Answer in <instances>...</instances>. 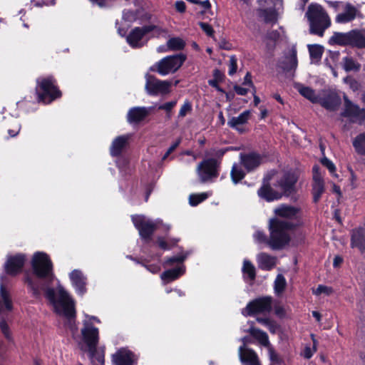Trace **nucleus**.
<instances>
[{
  "instance_id": "1",
  "label": "nucleus",
  "mask_w": 365,
  "mask_h": 365,
  "mask_svg": "<svg viewBox=\"0 0 365 365\" xmlns=\"http://www.w3.org/2000/svg\"><path fill=\"white\" fill-rule=\"evenodd\" d=\"M32 274L26 273L25 282L35 296L45 291L46 297L55 312L66 319V326L72 334L78 331L76 324L75 302L56 279L53 264L44 252H36L31 260Z\"/></svg>"
},
{
  "instance_id": "2",
  "label": "nucleus",
  "mask_w": 365,
  "mask_h": 365,
  "mask_svg": "<svg viewBox=\"0 0 365 365\" xmlns=\"http://www.w3.org/2000/svg\"><path fill=\"white\" fill-rule=\"evenodd\" d=\"M94 322L100 323V320L93 316L84 314L83 327L81 329L83 344H79L81 350L88 351L90 359L93 365H103L104 356L97 351L99 340L98 329L93 326Z\"/></svg>"
},
{
  "instance_id": "3",
  "label": "nucleus",
  "mask_w": 365,
  "mask_h": 365,
  "mask_svg": "<svg viewBox=\"0 0 365 365\" xmlns=\"http://www.w3.org/2000/svg\"><path fill=\"white\" fill-rule=\"evenodd\" d=\"M294 225L289 222L271 219L269 220V239L267 240L264 232L257 230L253 235L255 242L258 244L267 243L272 249L279 250L289 242L290 240L289 231Z\"/></svg>"
},
{
  "instance_id": "4",
  "label": "nucleus",
  "mask_w": 365,
  "mask_h": 365,
  "mask_svg": "<svg viewBox=\"0 0 365 365\" xmlns=\"http://www.w3.org/2000/svg\"><path fill=\"white\" fill-rule=\"evenodd\" d=\"M299 180L297 173L292 169L271 170L264 175L265 181H273L274 186L278 187L283 197H289L297 192V183Z\"/></svg>"
},
{
  "instance_id": "5",
  "label": "nucleus",
  "mask_w": 365,
  "mask_h": 365,
  "mask_svg": "<svg viewBox=\"0 0 365 365\" xmlns=\"http://www.w3.org/2000/svg\"><path fill=\"white\" fill-rule=\"evenodd\" d=\"M306 16L309 22L310 32L313 34L322 36L324 31L331 25L329 16L317 4H312L309 6Z\"/></svg>"
},
{
  "instance_id": "6",
  "label": "nucleus",
  "mask_w": 365,
  "mask_h": 365,
  "mask_svg": "<svg viewBox=\"0 0 365 365\" xmlns=\"http://www.w3.org/2000/svg\"><path fill=\"white\" fill-rule=\"evenodd\" d=\"M36 91L38 101L44 104L50 103L61 96V93L56 86L55 81L52 77L38 78Z\"/></svg>"
},
{
  "instance_id": "7",
  "label": "nucleus",
  "mask_w": 365,
  "mask_h": 365,
  "mask_svg": "<svg viewBox=\"0 0 365 365\" xmlns=\"http://www.w3.org/2000/svg\"><path fill=\"white\" fill-rule=\"evenodd\" d=\"M258 17L267 24L276 23L282 9V0H258Z\"/></svg>"
},
{
  "instance_id": "8",
  "label": "nucleus",
  "mask_w": 365,
  "mask_h": 365,
  "mask_svg": "<svg viewBox=\"0 0 365 365\" xmlns=\"http://www.w3.org/2000/svg\"><path fill=\"white\" fill-rule=\"evenodd\" d=\"M185 60L186 56L182 53L168 56L155 63L150 69L161 76H167L175 73Z\"/></svg>"
},
{
  "instance_id": "9",
  "label": "nucleus",
  "mask_w": 365,
  "mask_h": 365,
  "mask_svg": "<svg viewBox=\"0 0 365 365\" xmlns=\"http://www.w3.org/2000/svg\"><path fill=\"white\" fill-rule=\"evenodd\" d=\"M274 212L276 216L274 219L293 223L294 225L292 229L301 224L300 219H302V212L299 206L283 203L278 205L274 210Z\"/></svg>"
},
{
  "instance_id": "10",
  "label": "nucleus",
  "mask_w": 365,
  "mask_h": 365,
  "mask_svg": "<svg viewBox=\"0 0 365 365\" xmlns=\"http://www.w3.org/2000/svg\"><path fill=\"white\" fill-rule=\"evenodd\" d=\"M220 161L215 158H207L198 164L196 171L201 182L212 181L218 173Z\"/></svg>"
},
{
  "instance_id": "11",
  "label": "nucleus",
  "mask_w": 365,
  "mask_h": 365,
  "mask_svg": "<svg viewBox=\"0 0 365 365\" xmlns=\"http://www.w3.org/2000/svg\"><path fill=\"white\" fill-rule=\"evenodd\" d=\"M131 218L140 236L143 239H149L158 226L163 223L160 219L152 221L145 215H133Z\"/></svg>"
},
{
  "instance_id": "12",
  "label": "nucleus",
  "mask_w": 365,
  "mask_h": 365,
  "mask_svg": "<svg viewBox=\"0 0 365 365\" xmlns=\"http://www.w3.org/2000/svg\"><path fill=\"white\" fill-rule=\"evenodd\" d=\"M145 88L150 96L166 95L170 92L171 81H162L149 74L145 75Z\"/></svg>"
},
{
  "instance_id": "13",
  "label": "nucleus",
  "mask_w": 365,
  "mask_h": 365,
  "mask_svg": "<svg viewBox=\"0 0 365 365\" xmlns=\"http://www.w3.org/2000/svg\"><path fill=\"white\" fill-rule=\"evenodd\" d=\"M272 308V297H263L250 302L247 307L242 309V314L244 316H251L256 314L269 312Z\"/></svg>"
},
{
  "instance_id": "14",
  "label": "nucleus",
  "mask_w": 365,
  "mask_h": 365,
  "mask_svg": "<svg viewBox=\"0 0 365 365\" xmlns=\"http://www.w3.org/2000/svg\"><path fill=\"white\" fill-rule=\"evenodd\" d=\"M155 29L152 25L136 27L127 36V42L133 48L141 47L146 41V35Z\"/></svg>"
},
{
  "instance_id": "15",
  "label": "nucleus",
  "mask_w": 365,
  "mask_h": 365,
  "mask_svg": "<svg viewBox=\"0 0 365 365\" xmlns=\"http://www.w3.org/2000/svg\"><path fill=\"white\" fill-rule=\"evenodd\" d=\"M312 173V195L314 202L317 203L325 191V182L323 174L320 172L318 165L313 167Z\"/></svg>"
},
{
  "instance_id": "16",
  "label": "nucleus",
  "mask_w": 365,
  "mask_h": 365,
  "mask_svg": "<svg viewBox=\"0 0 365 365\" xmlns=\"http://www.w3.org/2000/svg\"><path fill=\"white\" fill-rule=\"evenodd\" d=\"M257 193L261 198L268 202L278 200L283 197L278 187L274 186L273 184L270 185L269 181H265L264 178L263 179V185L258 190Z\"/></svg>"
},
{
  "instance_id": "17",
  "label": "nucleus",
  "mask_w": 365,
  "mask_h": 365,
  "mask_svg": "<svg viewBox=\"0 0 365 365\" xmlns=\"http://www.w3.org/2000/svg\"><path fill=\"white\" fill-rule=\"evenodd\" d=\"M329 110H335L339 106L341 101L334 93L322 91L319 93V101L317 102Z\"/></svg>"
},
{
  "instance_id": "18",
  "label": "nucleus",
  "mask_w": 365,
  "mask_h": 365,
  "mask_svg": "<svg viewBox=\"0 0 365 365\" xmlns=\"http://www.w3.org/2000/svg\"><path fill=\"white\" fill-rule=\"evenodd\" d=\"M137 361V355L125 348L119 349L113 355V361L115 365H134Z\"/></svg>"
},
{
  "instance_id": "19",
  "label": "nucleus",
  "mask_w": 365,
  "mask_h": 365,
  "mask_svg": "<svg viewBox=\"0 0 365 365\" xmlns=\"http://www.w3.org/2000/svg\"><path fill=\"white\" fill-rule=\"evenodd\" d=\"M240 361L246 365H261L256 352L245 345H242L238 349Z\"/></svg>"
},
{
  "instance_id": "20",
  "label": "nucleus",
  "mask_w": 365,
  "mask_h": 365,
  "mask_svg": "<svg viewBox=\"0 0 365 365\" xmlns=\"http://www.w3.org/2000/svg\"><path fill=\"white\" fill-rule=\"evenodd\" d=\"M25 256L16 255L8 258L5 264L6 272L10 275H16L21 272L24 264Z\"/></svg>"
},
{
  "instance_id": "21",
  "label": "nucleus",
  "mask_w": 365,
  "mask_h": 365,
  "mask_svg": "<svg viewBox=\"0 0 365 365\" xmlns=\"http://www.w3.org/2000/svg\"><path fill=\"white\" fill-rule=\"evenodd\" d=\"M263 160L262 156L255 153L240 154L241 164L247 171H252L259 167L263 163Z\"/></svg>"
},
{
  "instance_id": "22",
  "label": "nucleus",
  "mask_w": 365,
  "mask_h": 365,
  "mask_svg": "<svg viewBox=\"0 0 365 365\" xmlns=\"http://www.w3.org/2000/svg\"><path fill=\"white\" fill-rule=\"evenodd\" d=\"M69 277L76 292L80 295L84 294L86 292V277L83 272L79 269H74L70 273Z\"/></svg>"
},
{
  "instance_id": "23",
  "label": "nucleus",
  "mask_w": 365,
  "mask_h": 365,
  "mask_svg": "<svg viewBox=\"0 0 365 365\" xmlns=\"http://www.w3.org/2000/svg\"><path fill=\"white\" fill-rule=\"evenodd\" d=\"M251 117V111L250 110H245L242 113H240L238 116L232 117L227 121V125L237 130L240 133H244L245 129L243 125L246 124L249 119Z\"/></svg>"
},
{
  "instance_id": "24",
  "label": "nucleus",
  "mask_w": 365,
  "mask_h": 365,
  "mask_svg": "<svg viewBox=\"0 0 365 365\" xmlns=\"http://www.w3.org/2000/svg\"><path fill=\"white\" fill-rule=\"evenodd\" d=\"M258 267L262 270L272 269L277 264V258L266 252H260L256 256Z\"/></svg>"
},
{
  "instance_id": "25",
  "label": "nucleus",
  "mask_w": 365,
  "mask_h": 365,
  "mask_svg": "<svg viewBox=\"0 0 365 365\" xmlns=\"http://www.w3.org/2000/svg\"><path fill=\"white\" fill-rule=\"evenodd\" d=\"M279 66L284 71L295 70L297 66V50L289 49L279 62Z\"/></svg>"
},
{
  "instance_id": "26",
  "label": "nucleus",
  "mask_w": 365,
  "mask_h": 365,
  "mask_svg": "<svg viewBox=\"0 0 365 365\" xmlns=\"http://www.w3.org/2000/svg\"><path fill=\"white\" fill-rule=\"evenodd\" d=\"M355 6L347 3L344 7V11L336 15L335 21L339 24H346L354 20L357 14Z\"/></svg>"
},
{
  "instance_id": "27",
  "label": "nucleus",
  "mask_w": 365,
  "mask_h": 365,
  "mask_svg": "<svg viewBox=\"0 0 365 365\" xmlns=\"http://www.w3.org/2000/svg\"><path fill=\"white\" fill-rule=\"evenodd\" d=\"M129 138V135H120L115 138L113 140L110 148V155L112 156L119 155L126 148Z\"/></svg>"
},
{
  "instance_id": "28",
  "label": "nucleus",
  "mask_w": 365,
  "mask_h": 365,
  "mask_svg": "<svg viewBox=\"0 0 365 365\" xmlns=\"http://www.w3.org/2000/svg\"><path fill=\"white\" fill-rule=\"evenodd\" d=\"M149 113V110L145 107H134L129 110L127 119L130 123H136L143 120Z\"/></svg>"
},
{
  "instance_id": "29",
  "label": "nucleus",
  "mask_w": 365,
  "mask_h": 365,
  "mask_svg": "<svg viewBox=\"0 0 365 365\" xmlns=\"http://www.w3.org/2000/svg\"><path fill=\"white\" fill-rule=\"evenodd\" d=\"M12 309L13 303L11 295L1 282L0 285V313L11 312Z\"/></svg>"
},
{
  "instance_id": "30",
  "label": "nucleus",
  "mask_w": 365,
  "mask_h": 365,
  "mask_svg": "<svg viewBox=\"0 0 365 365\" xmlns=\"http://www.w3.org/2000/svg\"><path fill=\"white\" fill-rule=\"evenodd\" d=\"M247 331L258 342L263 346L267 347L269 350L270 354L272 353V349L270 346L268 335L266 332L257 329L252 326L247 330Z\"/></svg>"
},
{
  "instance_id": "31",
  "label": "nucleus",
  "mask_w": 365,
  "mask_h": 365,
  "mask_svg": "<svg viewBox=\"0 0 365 365\" xmlns=\"http://www.w3.org/2000/svg\"><path fill=\"white\" fill-rule=\"evenodd\" d=\"M344 110L342 113V115L349 118L354 122L361 108L357 105L353 103L346 96H344Z\"/></svg>"
},
{
  "instance_id": "32",
  "label": "nucleus",
  "mask_w": 365,
  "mask_h": 365,
  "mask_svg": "<svg viewBox=\"0 0 365 365\" xmlns=\"http://www.w3.org/2000/svg\"><path fill=\"white\" fill-rule=\"evenodd\" d=\"M351 247H358L361 251L365 250V229L359 228L354 230L351 235Z\"/></svg>"
},
{
  "instance_id": "33",
  "label": "nucleus",
  "mask_w": 365,
  "mask_h": 365,
  "mask_svg": "<svg viewBox=\"0 0 365 365\" xmlns=\"http://www.w3.org/2000/svg\"><path fill=\"white\" fill-rule=\"evenodd\" d=\"M294 88L302 96L307 98L311 102L314 103H317V102H318L319 94H316L314 91L310 87L305 86L299 83H297L294 84Z\"/></svg>"
},
{
  "instance_id": "34",
  "label": "nucleus",
  "mask_w": 365,
  "mask_h": 365,
  "mask_svg": "<svg viewBox=\"0 0 365 365\" xmlns=\"http://www.w3.org/2000/svg\"><path fill=\"white\" fill-rule=\"evenodd\" d=\"M185 272V267L182 264L174 269H170L165 271L160 275V278L165 282H170L178 279Z\"/></svg>"
},
{
  "instance_id": "35",
  "label": "nucleus",
  "mask_w": 365,
  "mask_h": 365,
  "mask_svg": "<svg viewBox=\"0 0 365 365\" xmlns=\"http://www.w3.org/2000/svg\"><path fill=\"white\" fill-rule=\"evenodd\" d=\"M329 42L332 45H350V31L347 33L336 32L330 38Z\"/></svg>"
},
{
  "instance_id": "36",
  "label": "nucleus",
  "mask_w": 365,
  "mask_h": 365,
  "mask_svg": "<svg viewBox=\"0 0 365 365\" xmlns=\"http://www.w3.org/2000/svg\"><path fill=\"white\" fill-rule=\"evenodd\" d=\"M350 45L358 48L365 47V31L352 30L350 31Z\"/></svg>"
},
{
  "instance_id": "37",
  "label": "nucleus",
  "mask_w": 365,
  "mask_h": 365,
  "mask_svg": "<svg viewBox=\"0 0 365 365\" xmlns=\"http://www.w3.org/2000/svg\"><path fill=\"white\" fill-rule=\"evenodd\" d=\"M242 271L245 280H255L256 277V269L250 260L244 259Z\"/></svg>"
},
{
  "instance_id": "38",
  "label": "nucleus",
  "mask_w": 365,
  "mask_h": 365,
  "mask_svg": "<svg viewBox=\"0 0 365 365\" xmlns=\"http://www.w3.org/2000/svg\"><path fill=\"white\" fill-rule=\"evenodd\" d=\"M342 66L346 72L358 71L361 68V65L351 56H345L342 58Z\"/></svg>"
},
{
  "instance_id": "39",
  "label": "nucleus",
  "mask_w": 365,
  "mask_h": 365,
  "mask_svg": "<svg viewBox=\"0 0 365 365\" xmlns=\"http://www.w3.org/2000/svg\"><path fill=\"white\" fill-rule=\"evenodd\" d=\"M185 42L179 37L170 38L167 42V47L170 51H180L184 48Z\"/></svg>"
},
{
  "instance_id": "40",
  "label": "nucleus",
  "mask_w": 365,
  "mask_h": 365,
  "mask_svg": "<svg viewBox=\"0 0 365 365\" xmlns=\"http://www.w3.org/2000/svg\"><path fill=\"white\" fill-rule=\"evenodd\" d=\"M353 145L359 154L365 155V133L357 135L353 142Z\"/></svg>"
},
{
  "instance_id": "41",
  "label": "nucleus",
  "mask_w": 365,
  "mask_h": 365,
  "mask_svg": "<svg viewBox=\"0 0 365 365\" xmlns=\"http://www.w3.org/2000/svg\"><path fill=\"white\" fill-rule=\"evenodd\" d=\"M286 286L287 281L284 277L282 274H277L274 282V292L277 295L281 294L285 289Z\"/></svg>"
},
{
  "instance_id": "42",
  "label": "nucleus",
  "mask_w": 365,
  "mask_h": 365,
  "mask_svg": "<svg viewBox=\"0 0 365 365\" xmlns=\"http://www.w3.org/2000/svg\"><path fill=\"white\" fill-rule=\"evenodd\" d=\"M231 178L235 184H237L244 178L245 173L242 169L240 165L234 164L231 170Z\"/></svg>"
},
{
  "instance_id": "43",
  "label": "nucleus",
  "mask_w": 365,
  "mask_h": 365,
  "mask_svg": "<svg viewBox=\"0 0 365 365\" xmlns=\"http://www.w3.org/2000/svg\"><path fill=\"white\" fill-rule=\"evenodd\" d=\"M279 37V32L276 30H272L266 34L264 36L263 41L266 44L267 47L269 48L274 46Z\"/></svg>"
},
{
  "instance_id": "44",
  "label": "nucleus",
  "mask_w": 365,
  "mask_h": 365,
  "mask_svg": "<svg viewBox=\"0 0 365 365\" xmlns=\"http://www.w3.org/2000/svg\"><path fill=\"white\" fill-rule=\"evenodd\" d=\"M228 150L229 148H211L207 150L205 154L207 158H215L220 162V159Z\"/></svg>"
},
{
  "instance_id": "45",
  "label": "nucleus",
  "mask_w": 365,
  "mask_h": 365,
  "mask_svg": "<svg viewBox=\"0 0 365 365\" xmlns=\"http://www.w3.org/2000/svg\"><path fill=\"white\" fill-rule=\"evenodd\" d=\"M209 195L210 194L208 192L192 194L189 197V203L191 206H196L199 203L206 200Z\"/></svg>"
},
{
  "instance_id": "46",
  "label": "nucleus",
  "mask_w": 365,
  "mask_h": 365,
  "mask_svg": "<svg viewBox=\"0 0 365 365\" xmlns=\"http://www.w3.org/2000/svg\"><path fill=\"white\" fill-rule=\"evenodd\" d=\"M309 51L312 58L319 61L323 53V47L319 45H310Z\"/></svg>"
},
{
  "instance_id": "47",
  "label": "nucleus",
  "mask_w": 365,
  "mask_h": 365,
  "mask_svg": "<svg viewBox=\"0 0 365 365\" xmlns=\"http://www.w3.org/2000/svg\"><path fill=\"white\" fill-rule=\"evenodd\" d=\"M0 329H1L3 334L4 335L5 338L9 341H13L12 334L9 330L7 323L6 322V321L4 319H2L0 322Z\"/></svg>"
},
{
  "instance_id": "48",
  "label": "nucleus",
  "mask_w": 365,
  "mask_h": 365,
  "mask_svg": "<svg viewBox=\"0 0 365 365\" xmlns=\"http://www.w3.org/2000/svg\"><path fill=\"white\" fill-rule=\"evenodd\" d=\"M322 164L325 166L331 173L334 177H337L336 174V167L334 163L329 160L327 158L324 157L321 160Z\"/></svg>"
},
{
  "instance_id": "49",
  "label": "nucleus",
  "mask_w": 365,
  "mask_h": 365,
  "mask_svg": "<svg viewBox=\"0 0 365 365\" xmlns=\"http://www.w3.org/2000/svg\"><path fill=\"white\" fill-rule=\"evenodd\" d=\"M313 293L316 295H319L322 294L330 295L333 293V289L330 287L319 285L317 288L313 291Z\"/></svg>"
},
{
  "instance_id": "50",
  "label": "nucleus",
  "mask_w": 365,
  "mask_h": 365,
  "mask_svg": "<svg viewBox=\"0 0 365 365\" xmlns=\"http://www.w3.org/2000/svg\"><path fill=\"white\" fill-rule=\"evenodd\" d=\"M187 255H179L177 256H174L172 257L168 258L165 262V265H173L174 263H180L185 259Z\"/></svg>"
},
{
  "instance_id": "51",
  "label": "nucleus",
  "mask_w": 365,
  "mask_h": 365,
  "mask_svg": "<svg viewBox=\"0 0 365 365\" xmlns=\"http://www.w3.org/2000/svg\"><path fill=\"white\" fill-rule=\"evenodd\" d=\"M191 110H192L191 103L188 101H185V103H183V105L181 106V108L180 109L178 117L184 118Z\"/></svg>"
},
{
  "instance_id": "52",
  "label": "nucleus",
  "mask_w": 365,
  "mask_h": 365,
  "mask_svg": "<svg viewBox=\"0 0 365 365\" xmlns=\"http://www.w3.org/2000/svg\"><path fill=\"white\" fill-rule=\"evenodd\" d=\"M237 58H235V56H230V61H229V71H228L229 75L232 76L234 73H235L237 71Z\"/></svg>"
},
{
  "instance_id": "53",
  "label": "nucleus",
  "mask_w": 365,
  "mask_h": 365,
  "mask_svg": "<svg viewBox=\"0 0 365 365\" xmlns=\"http://www.w3.org/2000/svg\"><path fill=\"white\" fill-rule=\"evenodd\" d=\"M202 30L209 36H212L214 34V30L210 25L207 23L200 22L199 24Z\"/></svg>"
},
{
  "instance_id": "54",
  "label": "nucleus",
  "mask_w": 365,
  "mask_h": 365,
  "mask_svg": "<svg viewBox=\"0 0 365 365\" xmlns=\"http://www.w3.org/2000/svg\"><path fill=\"white\" fill-rule=\"evenodd\" d=\"M317 348L315 347L305 346L302 354L305 359H309L317 351Z\"/></svg>"
},
{
  "instance_id": "55",
  "label": "nucleus",
  "mask_w": 365,
  "mask_h": 365,
  "mask_svg": "<svg viewBox=\"0 0 365 365\" xmlns=\"http://www.w3.org/2000/svg\"><path fill=\"white\" fill-rule=\"evenodd\" d=\"M176 103H177L176 101L167 102L163 105H160L158 108L160 110H165L169 112L175 106Z\"/></svg>"
},
{
  "instance_id": "56",
  "label": "nucleus",
  "mask_w": 365,
  "mask_h": 365,
  "mask_svg": "<svg viewBox=\"0 0 365 365\" xmlns=\"http://www.w3.org/2000/svg\"><path fill=\"white\" fill-rule=\"evenodd\" d=\"M123 18L128 21H133L136 19L135 14L131 11H124Z\"/></svg>"
},
{
  "instance_id": "57",
  "label": "nucleus",
  "mask_w": 365,
  "mask_h": 365,
  "mask_svg": "<svg viewBox=\"0 0 365 365\" xmlns=\"http://www.w3.org/2000/svg\"><path fill=\"white\" fill-rule=\"evenodd\" d=\"M249 88L247 86H235L234 90L238 95L245 96L247 93Z\"/></svg>"
},
{
  "instance_id": "58",
  "label": "nucleus",
  "mask_w": 365,
  "mask_h": 365,
  "mask_svg": "<svg viewBox=\"0 0 365 365\" xmlns=\"http://www.w3.org/2000/svg\"><path fill=\"white\" fill-rule=\"evenodd\" d=\"M266 327L272 334L276 333L277 331V330L279 329L278 324L274 321H273L272 319H270V321L269 322V323L267 324Z\"/></svg>"
},
{
  "instance_id": "59",
  "label": "nucleus",
  "mask_w": 365,
  "mask_h": 365,
  "mask_svg": "<svg viewBox=\"0 0 365 365\" xmlns=\"http://www.w3.org/2000/svg\"><path fill=\"white\" fill-rule=\"evenodd\" d=\"M175 9L180 13H183L185 11L186 6L185 3L183 1H175Z\"/></svg>"
},
{
  "instance_id": "60",
  "label": "nucleus",
  "mask_w": 365,
  "mask_h": 365,
  "mask_svg": "<svg viewBox=\"0 0 365 365\" xmlns=\"http://www.w3.org/2000/svg\"><path fill=\"white\" fill-rule=\"evenodd\" d=\"M19 130H20V125L16 120H15L14 128L9 129L8 133L10 136L14 137L19 133Z\"/></svg>"
},
{
  "instance_id": "61",
  "label": "nucleus",
  "mask_w": 365,
  "mask_h": 365,
  "mask_svg": "<svg viewBox=\"0 0 365 365\" xmlns=\"http://www.w3.org/2000/svg\"><path fill=\"white\" fill-rule=\"evenodd\" d=\"M157 242L158 246L163 250H170L171 247L163 237H158Z\"/></svg>"
},
{
  "instance_id": "62",
  "label": "nucleus",
  "mask_w": 365,
  "mask_h": 365,
  "mask_svg": "<svg viewBox=\"0 0 365 365\" xmlns=\"http://www.w3.org/2000/svg\"><path fill=\"white\" fill-rule=\"evenodd\" d=\"M354 122H358L359 123H363L365 122V109H360Z\"/></svg>"
},
{
  "instance_id": "63",
  "label": "nucleus",
  "mask_w": 365,
  "mask_h": 365,
  "mask_svg": "<svg viewBox=\"0 0 365 365\" xmlns=\"http://www.w3.org/2000/svg\"><path fill=\"white\" fill-rule=\"evenodd\" d=\"M243 85L247 87H252L253 84L251 79V75L250 73H247L245 76Z\"/></svg>"
},
{
  "instance_id": "64",
  "label": "nucleus",
  "mask_w": 365,
  "mask_h": 365,
  "mask_svg": "<svg viewBox=\"0 0 365 365\" xmlns=\"http://www.w3.org/2000/svg\"><path fill=\"white\" fill-rule=\"evenodd\" d=\"M146 268L150 272L155 274L158 273L160 270V267L158 264H151L146 266Z\"/></svg>"
}]
</instances>
